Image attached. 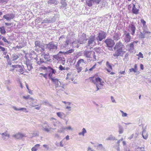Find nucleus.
Returning a JSON list of instances; mask_svg holds the SVG:
<instances>
[{
    "label": "nucleus",
    "mask_w": 151,
    "mask_h": 151,
    "mask_svg": "<svg viewBox=\"0 0 151 151\" xmlns=\"http://www.w3.org/2000/svg\"><path fill=\"white\" fill-rule=\"evenodd\" d=\"M124 47L123 44L120 41L117 42L114 47L115 51V53L113 54V56L118 57L120 56L122 53L123 54L125 52L123 51Z\"/></svg>",
    "instance_id": "obj_1"
},
{
    "label": "nucleus",
    "mask_w": 151,
    "mask_h": 151,
    "mask_svg": "<svg viewBox=\"0 0 151 151\" xmlns=\"http://www.w3.org/2000/svg\"><path fill=\"white\" fill-rule=\"evenodd\" d=\"M142 24L143 25L142 29L143 31L140 32V34L139 35V37L141 38H144L147 36H148L150 34V32L148 31L147 29V26L146 24V22L143 19H141L140 20Z\"/></svg>",
    "instance_id": "obj_2"
},
{
    "label": "nucleus",
    "mask_w": 151,
    "mask_h": 151,
    "mask_svg": "<svg viewBox=\"0 0 151 151\" xmlns=\"http://www.w3.org/2000/svg\"><path fill=\"white\" fill-rule=\"evenodd\" d=\"M47 48L50 52H54L58 49L57 43L51 42L46 45Z\"/></svg>",
    "instance_id": "obj_3"
},
{
    "label": "nucleus",
    "mask_w": 151,
    "mask_h": 151,
    "mask_svg": "<svg viewBox=\"0 0 151 151\" xmlns=\"http://www.w3.org/2000/svg\"><path fill=\"white\" fill-rule=\"evenodd\" d=\"M63 54V52L60 51L59 52V53L57 55H53V58L55 60H59L60 61L61 60L62 61V63L63 65H64L65 62V59L64 57H63V56L62 55Z\"/></svg>",
    "instance_id": "obj_4"
},
{
    "label": "nucleus",
    "mask_w": 151,
    "mask_h": 151,
    "mask_svg": "<svg viewBox=\"0 0 151 151\" xmlns=\"http://www.w3.org/2000/svg\"><path fill=\"white\" fill-rule=\"evenodd\" d=\"M88 40V41L87 46L90 47H92L96 44L95 42V40H96L95 35H92L90 36Z\"/></svg>",
    "instance_id": "obj_5"
},
{
    "label": "nucleus",
    "mask_w": 151,
    "mask_h": 151,
    "mask_svg": "<svg viewBox=\"0 0 151 151\" xmlns=\"http://www.w3.org/2000/svg\"><path fill=\"white\" fill-rule=\"evenodd\" d=\"M106 33L101 31L99 32L96 35V40L98 42L101 41L103 39H105L106 36Z\"/></svg>",
    "instance_id": "obj_6"
},
{
    "label": "nucleus",
    "mask_w": 151,
    "mask_h": 151,
    "mask_svg": "<svg viewBox=\"0 0 151 151\" xmlns=\"http://www.w3.org/2000/svg\"><path fill=\"white\" fill-rule=\"evenodd\" d=\"M95 54V52L93 51H89L87 50L84 51L83 52V55L86 58L96 59V56Z\"/></svg>",
    "instance_id": "obj_7"
},
{
    "label": "nucleus",
    "mask_w": 151,
    "mask_h": 151,
    "mask_svg": "<svg viewBox=\"0 0 151 151\" xmlns=\"http://www.w3.org/2000/svg\"><path fill=\"white\" fill-rule=\"evenodd\" d=\"M35 47H38L41 49L40 51L43 52L45 50V44L43 42H41L39 40H37L35 41Z\"/></svg>",
    "instance_id": "obj_8"
},
{
    "label": "nucleus",
    "mask_w": 151,
    "mask_h": 151,
    "mask_svg": "<svg viewBox=\"0 0 151 151\" xmlns=\"http://www.w3.org/2000/svg\"><path fill=\"white\" fill-rule=\"evenodd\" d=\"M53 84H54L55 86V88H57L58 87H61L62 88V89L61 88V90L62 91H63V89L64 88L63 86H61L59 85V84L60 83V82L59 81V80L58 78H55V77L50 78Z\"/></svg>",
    "instance_id": "obj_9"
},
{
    "label": "nucleus",
    "mask_w": 151,
    "mask_h": 151,
    "mask_svg": "<svg viewBox=\"0 0 151 151\" xmlns=\"http://www.w3.org/2000/svg\"><path fill=\"white\" fill-rule=\"evenodd\" d=\"M106 46L109 47H112L114 45L115 42L112 39L110 38H107L104 41Z\"/></svg>",
    "instance_id": "obj_10"
},
{
    "label": "nucleus",
    "mask_w": 151,
    "mask_h": 151,
    "mask_svg": "<svg viewBox=\"0 0 151 151\" xmlns=\"http://www.w3.org/2000/svg\"><path fill=\"white\" fill-rule=\"evenodd\" d=\"M56 17H53L52 18H45L43 19L42 24L47 23H53L55 21Z\"/></svg>",
    "instance_id": "obj_11"
},
{
    "label": "nucleus",
    "mask_w": 151,
    "mask_h": 151,
    "mask_svg": "<svg viewBox=\"0 0 151 151\" xmlns=\"http://www.w3.org/2000/svg\"><path fill=\"white\" fill-rule=\"evenodd\" d=\"M15 17V15L13 13H10L5 15L3 16V18L8 21L13 19Z\"/></svg>",
    "instance_id": "obj_12"
},
{
    "label": "nucleus",
    "mask_w": 151,
    "mask_h": 151,
    "mask_svg": "<svg viewBox=\"0 0 151 151\" xmlns=\"http://www.w3.org/2000/svg\"><path fill=\"white\" fill-rule=\"evenodd\" d=\"M124 33V40L125 42H129L131 39V37L129 33H127L126 31H125Z\"/></svg>",
    "instance_id": "obj_13"
},
{
    "label": "nucleus",
    "mask_w": 151,
    "mask_h": 151,
    "mask_svg": "<svg viewBox=\"0 0 151 151\" xmlns=\"http://www.w3.org/2000/svg\"><path fill=\"white\" fill-rule=\"evenodd\" d=\"M12 136L17 139H22L23 137H25V135L22 133H18L12 135Z\"/></svg>",
    "instance_id": "obj_14"
},
{
    "label": "nucleus",
    "mask_w": 151,
    "mask_h": 151,
    "mask_svg": "<svg viewBox=\"0 0 151 151\" xmlns=\"http://www.w3.org/2000/svg\"><path fill=\"white\" fill-rule=\"evenodd\" d=\"M58 9L55 8H54L53 9H52L51 10L47 9L46 10H45L44 12V14L45 15L51 13H54V12H57Z\"/></svg>",
    "instance_id": "obj_15"
},
{
    "label": "nucleus",
    "mask_w": 151,
    "mask_h": 151,
    "mask_svg": "<svg viewBox=\"0 0 151 151\" xmlns=\"http://www.w3.org/2000/svg\"><path fill=\"white\" fill-rule=\"evenodd\" d=\"M120 35H121L119 33H114L113 36V38L114 39V40H115L116 41L119 40L120 39Z\"/></svg>",
    "instance_id": "obj_16"
},
{
    "label": "nucleus",
    "mask_w": 151,
    "mask_h": 151,
    "mask_svg": "<svg viewBox=\"0 0 151 151\" xmlns=\"http://www.w3.org/2000/svg\"><path fill=\"white\" fill-rule=\"evenodd\" d=\"M48 67L50 69V70H49L50 73L48 74L49 78L50 79L52 78L55 77L52 76L51 75L52 74H55V73H56V70L52 68H50L49 67Z\"/></svg>",
    "instance_id": "obj_17"
},
{
    "label": "nucleus",
    "mask_w": 151,
    "mask_h": 151,
    "mask_svg": "<svg viewBox=\"0 0 151 151\" xmlns=\"http://www.w3.org/2000/svg\"><path fill=\"white\" fill-rule=\"evenodd\" d=\"M56 114L58 117L63 119H64L66 117V115L63 112H57Z\"/></svg>",
    "instance_id": "obj_18"
},
{
    "label": "nucleus",
    "mask_w": 151,
    "mask_h": 151,
    "mask_svg": "<svg viewBox=\"0 0 151 151\" xmlns=\"http://www.w3.org/2000/svg\"><path fill=\"white\" fill-rule=\"evenodd\" d=\"M2 138L4 140L6 139V137H7V139L9 138V134H8L7 131H6L4 132L3 133L1 134Z\"/></svg>",
    "instance_id": "obj_19"
},
{
    "label": "nucleus",
    "mask_w": 151,
    "mask_h": 151,
    "mask_svg": "<svg viewBox=\"0 0 151 151\" xmlns=\"http://www.w3.org/2000/svg\"><path fill=\"white\" fill-rule=\"evenodd\" d=\"M129 28L132 31L131 33V34L132 35H134V34L135 33V30L136 29L135 26L133 24H131L129 26Z\"/></svg>",
    "instance_id": "obj_20"
},
{
    "label": "nucleus",
    "mask_w": 151,
    "mask_h": 151,
    "mask_svg": "<svg viewBox=\"0 0 151 151\" xmlns=\"http://www.w3.org/2000/svg\"><path fill=\"white\" fill-rule=\"evenodd\" d=\"M12 108L14 110L16 111H19L21 110L25 112H28V111H27V109L25 108H22L20 109H18L16 107L14 106H13Z\"/></svg>",
    "instance_id": "obj_21"
},
{
    "label": "nucleus",
    "mask_w": 151,
    "mask_h": 151,
    "mask_svg": "<svg viewBox=\"0 0 151 151\" xmlns=\"http://www.w3.org/2000/svg\"><path fill=\"white\" fill-rule=\"evenodd\" d=\"M133 6L132 10V12L135 14H139V10L135 7V5L134 4H133Z\"/></svg>",
    "instance_id": "obj_22"
},
{
    "label": "nucleus",
    "mask_w": 151,
    "mask_h": 151,
    "mask_svg": "<svg viewBox=\"0 0 151 151\" xmlns=\"http://www.w3.org/2000/svg\"><path fill=\"white\" fill-rule=\"evenodd\" d=\"M87 40L86 38H84L83 37H81L78 40V42L80 44H83L85 43L86 42Z\"/></svg>",
    "instance_id": "obj_23"
},
{
    "label": "nucleus",
    "mask_w": 151,
    "mask_h": 151,
    "mask_svg": "<svg viewBox=\"0 0 151 151\" xmlns=\"http://www.w3.org/2000/svg\"><path fill=\"white\" fill-rule=\"evenodd\" d=\"M50 120L51 121V123L53 126L55 127H56L57 126V120L53 117L51 118Z\"/></svg>",
    "instance_id": "obj_24"
},
{
    "label": "nucleus",
    "mask_w": 151,
    "mask_h": 151,
    "mask_svg": "<svg viewBox=\"0 0 151 151\" xmlns=\"http://www.w3.org/2000/svg\"><path fill=\"white\" fill-rule=\"evenodd\" d=\"M60 3L62 5L60 6L61 8L65 7L67 4L65 0H61Z\"/></svg>",
    "instance_id": "obj_25"
},
{
    "label": "nucleus",
    "mask_w": 151,
    "mask_h": 151,
    "mask_svg": "<svg viewBox=\"0 0 151 151\" xmlns=\"http://www.w3.org/2000/svg\"><path fill=\"white\" fill-rule=\"evenodd\" d=\"M14 67L15 68H17V70L20 73L23 72L24 70L22 67L19 65H15Z\"/></svg>",
    "instance_id": "obj_26"
},
{
    "label": "nucleus",
    "mask_w": 151,
    "mask_h": 151,
    "mask_svg": "<svg viewBox=\"0 0 151 151\" xmlns=\"http://www.w3.org/2000/svg\"><path fill=\"white\" fill-rule=\"evenodd\" d=\"M97 149L100 150L102 151H105L106 149L103 146V145L101 144H99L97 146Z\"/></svg>",
    "instance_id": "obj_27"
},
{
    "label": "nucleus",
    "mask_w": 151,
    "mask_h": 151,
    "mask_svg": "<svg viewBox=\"0 0 151 151\" xmlns=\"http://www.w3.org/2000/svg\"><path fill=\"white\" fill-rule=\"evenodd\" d=\"M47 4L50 5L54 4V5H56L58 4V2L56 1V0H48Z\"/></svg>",
    "instance_id": "obj_28"
},
{
    "label": "nucleus",
    "mask_w": 151,
    "mask_h": 151,
    "mask_svg": "<svg viewBox=\"0 0 151 151\" xmlns=\"http://www.w3.org/2000/svg\"><path fill=\"white\" fill-rule=\"evenodd\" d=\"M94 2L93 0H86V3L89 6H91Z\"/></svg>",
    "instance_id": "obj_29"
},
{
    "label": "nucleus",
    "mask_w": 151,
    "mask_h": 151,
    "mask_svg": "<svg viewBox=\"0 0 151 151\" xmlns=\"http://www.w3.org/2000/svg\"><path fill=\"white\" fill-rule=\"evenodd\" d=\"M101 79L99 77H97L95 78V81H96V83H99L101 85H102L101 82Z\"/></svg>",
    "instance_id": "obj_30"
},
{
    "label": "nucleus",
    "mask_w": 151,
    "mask_h": 151,
    "mask_svg": "<svg viewBox=\"0 0 151 151\" xmlns=\"http://www.w3.org/2000/svg\"><path fill=\"white\" fill-rule=\"evenodd\" d=\"M142 135L143 138L146 139L148 137V135L147 132L145 130H143L142 131Z\"/></svg>",
    "instance_id": "obj_31"
},
{
    "label": "nucleus",
    "mask_w": 151,
    "mask_h": 151,
    "mask_svg": "<svg viewBox=\"0 0 151 151\" xmlns=\"http://www.w3.org/2000/svg\"><path fill=\"white\" fill-rule=\"evenodd\" d=\"M119 132V134H122L123 132V129L122 127L119 124H118Z\"/></svg>",
    "instance_id": "obj_32"
},
{
    "label": "nucleus",
    "mask_w": 151,
    "mask_h": 151,
    "mask_svg": "<svg viewBox=\"0 0 151 151\" xmlns=\"http://www.w3.org/2000/svg\"><path fill=\"white\" fill-rule=\"evenodd\" d=\"M40 145L37 144L35 145V146L32 147L31 149L32 151H36L39 148Z\"/></svg>",
    "instance_id": "obj_33"
},
{
    "label": "nucleus",
    "mask_w": 151,
    "mask_h": 151,
    "mask_svg": "<svg viewBox=\"0 0 151 151\" xmlns=\"http://www.w3.org/2000/svg\"><path fill=\"white\" fill-rule=\"evenodd\" d=\"M0 31L1 34L2 35L5 34L6 33V31L5 29V27L4 26H1L0 27Z\"/></svg>",
    "instance_id": "obj_34"
},
{
    "label": "nucleus",
    "mask_w": 151,
    "mask_h": 151,
    "mask_svg": "<svg viewBox=\"0 0 151 151\" xmlns=\"http://www.w3.org/2000/svg\"><path fill=\"white\" fill-rule=\"evenodd\" d=\"M76 68L77 70V72L79 73L82 70V67H80L79 64L77 63L76 65Z\"/></svg>",
    "instance_id": "obj_35"
},
{
    "label": "nucleus",
    "mask_w": 151,
    "mask_h": 151,
    "mask_svg": "<svg viewBox=\"0 0 151 151\" xmlns=\"http://www.w3.org/2000/svg\"><path fill=\"white\" fill-rule=\"evenodd\" d=\"M95 51L98 54H100L102 53L103 50L101 49L100 47H96L94 48Z\"/></svg>",
    "instance_id": "obj_36"
},
{
    "label": "nucleus",
    "mask_w": 151,
    "mask_h": 151,
    "mask_svg": "<svg viewBox=\"0 0 151 151\" xmlns=\"http://www.w3.org/2000/svg\"><path fill=\"white\" fill-rule=\"evenodd\" d=\"M134 42H133L130 43L129 45V51L130 52H132L133 50L134 49Z\"/></svg>",
    "instance_id": "obj_37"
},
{
    "label": "nucleus",
    "mask_w": 151,
    "mask_h": 151,
    "mask_svg": "<svg viewBox=\"0 0 151 151\" xmlns=\"http://www.w3.org/2000/svg\"><path fill=\"white\" fill-rule=\"evenodd\" d=\"M43 55H44V58L45 60L46 61H49V59L50 58L49 55V54H46L44 53H43Z\"/></svg>",
    "instance_id": "obj_38"
},
{
    "label": "nucleus",
    "mask_w": 151,
    "mask_h": 151,
    "mask_svg": "<svg viewBox=\"0 0 151 151\" xmlns=\"http://www.w3.org/2000/svg\"><path fill=\"white\" fill-rule=\"evenodd\" d=\"M65 129V127H62L60 128L58 130V132L60 133L63 132Z\"/></svg>",
    "instance_id": "obj_39"
},
{
    "label": "nucleus",
    "mask_w": 151,
    "mask_h": 151,
    "mask_svg": "<svg viewBox=\"0 0 151 151\" xmlns=\"http://www.w3.org/2000/svg\"><path fill=\"white\" fill-rule=\"evenodd\" d=\"M116 139L115 137L113 135H110L107 139V140H114Z\"/></svg>",
    "instance_id": "obj_40"
},
{
    "label": "nucleus",
    "mask_w": 151,
    "mask_h": 151,
    "mask_svg": "<svg viewBox=\"0 0 151 151\" xmlns=\"http://www.w3.org/2000/svg\"><path fill=\"white\" fill-rule=\"evenodd\" d=\"M52 129V128L51 127H50L49 129H48V128L46 127H44L43 126H42V129L43 130V131H44L46 132H49L50 131V129Z\"/></svg>",
    "instance_id": "obj_41"
},
{
    "label": "nucleus",
    "mask_w": 151,
    "mask_h": 151,
    "mask_svg": "<svg viewBox=\"0 0 151 151\" xmlns=\"http://www.w3.org/2000/svg\"><path fill=\"white\" fill-rule=\"evenodd\" d=\"M74 50L73 49H71L69 50L66 52H63V54H64L65 55L68 54L72 53L74 52Z\"/></svg>",
    "instance_id": "obj_42"
},
{
    "label": "nucleus",
    "mask_w": 151,
    "mask_h": 151,
    "mask_svg": "<svg viewBox=\"0 0 151 151\" xmlns=\"http://www.w3.org/2000/svg\"><path fill=\"white\" fill-rule=\"evenodd\" d=\"M70 42L69 40L68 39H67L65 43L64 44L63 47L65 48L67 47V45L69 44Z\"/></svg>",
    "instance_id": "obj_43"
},
{
    "label": "nucleus",
    "mask_w": 151,
    "mask_h": 151,
    "mask_svg": "<svg viewBox=\"0 0 151 151\" xmlns=\"http://www.w3.org/2000/svg\"><path fill=\"white\" fill-rule=\"evenodd\" d=\"M106 66L109 68L110 69L112 70V66L111 64L109 63L108 61H107L106 63Z\"/></svg>",
    "instance_id": "obj_44"
},
{
    "label": "nucleus",
    "mask_w": 151,
    "mask_h": 151,
    "mask_svg": "<svg viewBox=\"0 0 151 151\" xmlns=\"http://www.w3.org/2000/svg\"><path fill=\"white\" fill-rule=\"evenodd\" d=\"M13 57L12 58V60L14 61L17 60L18 58V56L16 55L15 54H14L13 55Z\"/></svg>",
    "instance_id": "obj_45"
},
{
    "label": "nucleus",
    "mask_w": 151,
    "mask_h": 151,
    "mask_svg": "<svg viewBox=\"0 0 151 151\" xmlns=\"http://www.w3.org/2000/svg\"><path fill=\"white\" fill-rule=\"evenodd\" d=\"M32 135L31 136V138H32L36 136H39V134L38 133L36 132H34L32 134Z\"/></svg>",
    "instance_id": "obj_46"
},
{
    "label": "nucleus",
    "mask_w": 151,
    "mask_h": 151,
    "mask_svg": "<svg viewBox=\"0 0 151 151\" xmlns=\"http://www.w3.org/2000/svg\"><path fill=\"white\" fill-rule=\"evenodd\" d=\"M27 68L28 70L30 71L31 69L33 68V67L32 66V63L30 64H29V65L27 66Z\"/></svg>",
    "instance_id": "obj_47"
},
{
    "label": "nucleus",
    "mask_w": 151,
    "mask_h": 151,
    "mask_svg": "<svg viewBox=\"0 0 151 151\" xmlns=\"http://www.w3.org/2000/svg\"><path fill=\"white\" fill-rule=\"evenodd\" d=\"M44 62V61L43 60V59H42L40 58V61H38L37 62V64L40 65Z\"/></svg>",
    "instance_id": "obj_48"
},
{
    "label": "nucleus",
    "mask_w": 151,
    "mask_h": 151,
    "mask_svg": "<svg viewBox=\"0 0 151 151\" xmlns=\"http://www.w3.org/2000/svg\"><path fill=\"white\" fill-rule=\"evenodd\" d=\"M120 111L122 113V116L123 117H126L127 116V114L126 113H124L122 111L120 110Z\"/></svg>",
    "instance_id": "obj_49"
},
{
    "label": "nucleus",
    "mask_w": 151,
    "mask_h": 151,
    "mask_svg": "<svg viewBox=\"0 0 151 151\" xmlns=\"http://www.w3.org/2000/svg\"><path fill=\"white\" fill-rule=\"evenodd\" d=\"M31 63H32L28 59L26 60V66L29 65V64H30Z\"/></svg>",
    "instance_id": "obj_50"
},
{
    "label": "nucleus",
    "mask_w": 151,
    "mask_h": 151,
    "mask_svg": "<svg viewBox=\"0 0 151 151\" xmlns=\"http://www.w3.org/2000/svg\"><path fill=\"white\" fill-rule=\"evenodd\" d=\"M94 77H90L89 78L90 79L91 81H92L93 83L94 84H96V81H95V79H94Z\"/></svg>",
    "instance_id": "obj_51"
},
{
    "label": "nucleus",
    "mask_w": 151,
    "mask_h": 151,
    "mask_svg": "<svg viewBox=\"0 0 151 151\" xmlns=\"http://www.w3.org/2000/svg\"><path fill=\"white\" fill-rule=\"evenodd\" d=\"M59 70H65V68L63 67L61 65H60L59 67Z\"/></svg>",
    "instance_id": "obj_52"
},
{
    "label": "nucleus",
    "mask_w": 151,
    "mask_h": 151,
    "mask_svg": "<svg viewBox=\"0 0 151 151\" xmlns=\"http://www.w3.org/2000/svg\"><path fill=\"white\" fill-rule=\"evenodd\" d=\"M2 40L5 42L7 43L8 44H9V42L4 37H3L2 38Z\"/></svg>",
    "instance_id": "obj_53"
},
{
    "label": "nucleus",
    "mask_w": 151,
    "mask_h": 151,
    "mask_svg": "<svg viewBox=\"0 0 151 151\" xmlns=\"http://www.w3.org/2000/svg\"><path fill=\"white\" fill-rule=\"evenodd\" d=\"M137 55L140 58H143V54L141 52H139L138 54Z\"/></svg>",
    "instance_id": "obj_54"
},
{
    "label": "nucleus",
    "mask_w": 151,
    "mask_h": 151,
    "mask_svg": "<svg viewBox=\"0 0 151 151\" xmlns=\"http://www.w3.org/2000/svg\"><path fill=\"white\" fill-rule=\"evenodd\" d=\"M84 62V60L83 59H80L78 60L77 63L80 65V64L81 63H83Z\"/></svg>",
    "instance_id": "obj_55"
},
{
    "label": "nucleus",
    "mask_w": 151,
    "mask_h": 151,
    "mask_svg": "<svg viewBox=\"0 0 151 151\" xmlns=\"http://www.w3.org/2000/svg\"><path fill=\"white\" fill-rule=\"evenodd\" d=\"M29 97H30V95H27L26 96H23V98L27 100V99H29Z\"/></svg>",
    "instance_id": "obj_56"
},
{
    "label": "nucleus",
    "mask_w": 151,
    "mask_h": 151,
    "mask_svg": "<svg viewBox=\"0 0 151 151\" xmlns=\"http://www.w3.org/2000/svg\"><path fill=\"white\" fill-rule=\"evenodd\" d=\"M9 0H0V3L3 4L4 3H7Z\"/></svg>",
    "instance_id": "obj_57"
},
{
    "label": "nucleus",
    "mask_w": 151,
    "mask_h": 151,
    "mask_svg": "<svg viewBox=\"0 0 151 151\" xmlns=\"http://www.w3.org/2000/svg\"><path fill=\"white\" fill-rule=\"evenodd\" d=\"M66 109L69 111L71 110V106H67L66 107Z\"/></svg>",
    "instance_id": "obj_58"
},
{
    "label": "nucleus",
    "mask_w": 151,
    "mask_h": 151,
    "mask_svg": "<svg viewBox=\"0 0 151 151\" xmlns=\"http://www.w3.org/2000/svg\"><path fill=\"white\" fill-rule=\"evenodd\" d=\"M43 147L46 149L47 150H48L49 149V147L47 145H43Z\"/></svg>",
    "instance_id": "obj_59"
},
{
    "label": "nucleus",
    "mask_w": 151,
    "mask_h": 151,
    "mask_svg": "<svg viewBox=\"0 0 151 151\" xmlns=\"http://www.w3.org/2000/svg\"><path fill=\"white\" fill-rule=\"evenodd\" d=\"M111 101L112 102H113V103H116V102L115 99H114V97L113 96H111Z\"/></svg>",
    "instance_id": "obj_60"
},
{
    "label": "nucleus",
    "mask_w": 151,
    "mask_h": 151,
    "mask_svg": "<svg viewBox=\"0 0 151 151\" xmlns=\"http://www.w3.org/2000/svg\"><path fill=\"white\" fill-rule=\"evenodd\" d=\"M129 71L130 72H132V71L134 72V73H136L137 72L136 70L134 68H131L129 69Z\"/></svg>",
    "instance_id": "obj_61"
},
{
    "label": "nucleus",
    "mask_w": 151,
    "mask_h": 151,
    "mask_svg": "<svg viewBox=\"0 0 151 151\" xmlns=\"http://www.w3.org/2000/svg\"><path fill=\"white\" fill-rule=\"evenodd\" d=\"M0 50H1V51H2L3 52H4L5 51V48L2 47L1 46H0Z\"/></svg>",
    "instance_id": "obj_62"
},
{
    "label": "nucleus",
    "mask_w": 151,
    "mask_h": 151,
    "mask_svg": "<svg viewBox=\"0 0 151 151\" xmlns=\"http://www.w3.org/2000/svg\"><path fill=\"white\" fill-rule=\"evenodd\" d=\"M54 137L55 138H58L60 137V135L57 133H56L54 135Z\"/></svg>",
    "instance_id": "obj_63"
},
{
    "label": "nucleus",
    "mask_w": 151,
    "mask_h": 151,
    "mask_svg": "<svg viewBox=\"0 0 151 151\" xmlns=\"http://www.w3.org/2000/svg\"><path fill=\"white\" fill-rule=\"evenodd\" d=\"M87 151H94V150L92 149L91 147H88Z\"/></svg>",
    "instance_id": "obj_64"
}]
</instances>
